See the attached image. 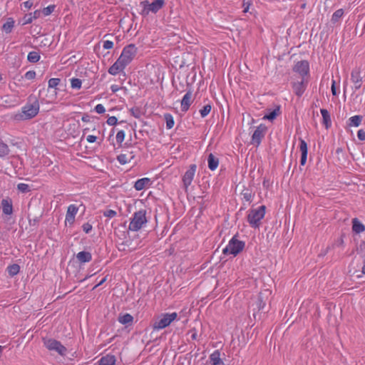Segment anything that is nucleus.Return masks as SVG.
Masks as SVG:
<instances>
[{
	"mask_svg": "<svg viewBox=\"0 0 365 365\" xmlns=\"http://www.w3.org/2000/svg\"><path fill=\"white\" fill-rule=\"evenodd\" d=\"M20 271V267L17 264H13L7 267V272L11 277L16 275Z\"/></svg>",
	"mask_w": 365,
	"mask_h": 365,
	"instance_id": "c85d7f7f",
	"label": "nucleus"
},
{
	"mask_svg": "<svg viewBox=\"0 0 365 365\" xmlns=\"http://www.w3.org/2000/svg\"><path fill=\"white\" fill-rule=\"evenodd\" d=\"M152 185V180L149 178H143L138 179L134 184V188L140 191L145 188H148Z\"/></svg>",
	"mask_w": 365,
	"mask_h": 365,
	"instance_id": "2eb2a0df",
	"label": "nucleus"
},
{
	"mask_svg": "<svg viewBox=\"0 0 365 365\" xmlns=\"http://www.w3.org/2000/svg\"><path fill=\"white\" fill-rule=\"evenodd\" d=\"M352 230L356 233H361L365 230V227L358 219L354 218L352 220Z\"/></svg>",
	"mask_w": 365,
	"mask_h": 365,
	"instance_id": "bb28decb",
	"label": "nucleus"
},
{
	"mask_svg": "<svg viewBox=\"0 0 365 365\" xmlns=\"http://www.w3.org/2000/svg\"><path fill=\"white\" fill-rule=\"evenodd\" d=\"M196 171V165H191L189 169L186 171L184 175V186L190 185L193 180L195 173Z\"/></svg>",
	"mask_w": 365,
	"mask_h": 365,
	"instance_id": "6ab92c4d",
	"label": "nucleus"
},
{
	"mask_svg": "<svg viewBox=\"0 0 365 365\" xmlns=\"http://www.w3.org/2000/svg\"><path fill=\"white\" fill-rule=\"evenodd\" d=\"M41 11L39 10H36L34 13H32V16L34 17V19H36L39 17Z\"/></svg>",
	"mask_w": 365,
	"mask_h": 365,
	"instance_id": "4d7b16f0",
	"label": "nucleus"
},
{
	"mask_svg": "<svg viewBox=\"0 0 365 365\" xmlns=\"http://www.w3.org/2000/svg\"><path fill=\"white\" fill-rule=\"evenodd\" d=\"M265 210V206L261 205L256 208H252L249 210L247 222L252 227L257 228L259 227L261 221L264 217Z\"/></svg>",
	"mask_w": 365,
	"mask_h": 365,
	"instance_id": "f257e3e1",
	"label": "nucleus"
},
{
	"mask_svg": "<svg viewBox=\"0 0 365 365\" xmlns=\"http://www.w3.org/2000/svg\"><path fill=\"white\" fill-rule=\"evenodd\" d=\"M331 93H332V94L334 96L336 95V88H335V81H332V84H331Z\"/></svg>",
	"mask_w": 365,
	"mask_h": 365,
	"instance_id": "bf43d9fd",
	"label": "nucleus"
},
{
	"mask_svg": "<svg viewBox=\"0 0 365 365\" xmlns=\"http://www.w3.org/2000/svg\"><path fill=\"white\" fill-rule=\"evenodd\" d=\"M103 215L107 217L113 218L117 215V212L113 210H108L103 212Z\"/></svg>",
	"mask_w": 365,
	"mask_h": 365,
	"instance_id": "79ce46f5",
	"label": "nucleus"
},
{
	"mask_svg": "<svg viewBox=\"0 0 365 365\" xmlns=\"http://www.w3.org/2000/svg\"><path fill=\"white\" fill-rule=\"evenodd\" d=\"M9 96H6L5 97H4L2 99H3V103H5L7 106L9 107H11V106H15L16 104V102H12L11 101H10L9 99Z\"/></svg>",
	"mask_w": 365,
	"mask_h": 365,
	"instance_id": "09e8293b",
	"label": "nucleus"
},
{
	"mask_svg": "<svg viewBox=\"0 0 365 365\" xmlns=\"http://www.w3.org/2000/svg\"><path fill=\"white\" fill-rule=\"evenodd\" d=\"M361 119L362 117L361 115H354L349 119V125L358 127L361 124Z\"/></svg>",
	"mask_w": 365,
	"mask_h": 365,
	"instance_id": "7c9ffc66",
	"label": "nucleus"
},
{
	"mask_svg": "<svg viewBox=\"0 0 365 365\" xmlns=\"http://www.w3.org/2000/svg\"><path fill=\"white\" fill-rule=\"evenodd\" d=\"M351 80L354 83V88L355 90H358L361 86L362 78L360 75V72L359 70L355 69L352 71L351 73Z\"/></svg>",
	"mask_w": 365,
	"mask_h": 365,
	"instance_id": "f3484780",
	"label": "nucleus"
},
{
	"mask_svg": "<svg viewBox=\"0 0 365 365\" xmlns=\"http://www.w3.org/2000/svg\"><path fill=\"white\" fill-rule=\"evenodd\" d=\"M116 359L115 356L107 354L101 357L98 361V365H115Z\"/></svg>",
	"mask_w": 365,
	"mask_h": 365,
	"instance_id": "aec40b11",
	"label": "nucleus"
},
{
	"mask_svg": "<svg viewBox=\"0 0 365 365\" xmlns=\"http://www.w3.org/2000/svg\"><path fill=\"white\" fill-rule=\"evenodd\" d=\"M127 66L118 58L117 61L108 68L110 75L115 76L123 71Z\"/></svg>",
	"mask_w": 365,
	"mask_h": 365,
	"instance_id": "4468645a",
	"label": "nucleus"
},
{
	"mask_svg": "<svg viewBox=\"0 0 365 365\" xmlns=\"http://www.w3.org/2000/svg\"><path fill=\"white\" fill-rule=\"evenodd\" d=\"M34 19V17L32 16V13H30L29 14H26L25 16H24V24H31L32 21H33Z\"/></svg>",
	"mask_w": 365,
	"mask_h": 365,
	"instance_id": "8fccbe9b",
	"label": "nucleus"
},
{
	"mask_svg": "<svg viewBox=\"0 0 365 365\" xmlns=\"http://www.w3.org/2000/svg\"><path fill=\"white\" fill-rule=\"evenodd\" d=\"M9 145L0 138V158H4L9 153Z\"/></svg>",
	"mask_w": 365,
	"mask_h": 365,
	"instance_id": "cd10ccee",
	"label": "nucleus"
},
{
	"mask_svg": "<svg viewBox=\"0 0 365 365\" xmlns=\"http://www.w3.org/2000/svg\"><path fill=\"white\" fill-rule=\"evenodd\" d=\"M244 247L245 242L237 240L235 237H233L229 241L227 246L223 249L222 252L225 255L236 256L244 249Z\"/></svg>",
	"mask_w": 365,
	"mask_h": 365,
	"instance_id": "39448f33",
	"label": "nucleus"
},
{
	"mask_svg": "<svg viewBox=\"0 0 365 365\" xmlns=\"http://www.w3.org/2000/svg\"><path fill=\"white\" fill-rule=\"evenodd\" d=\"M82 81L79 78H73L71 79V87L73 89H80L81 88Z\"/></svg>",
	"mask_w": 365,
	"mask_h": 365,
	"instance_id": "f704fd0d",
	"label": "nucleus"
},
{
	"mask_svg": "<svg viewBox=\"0 0 365 365\" xmlns=\"http://www.w3.org/2000/svg\"><path fill=\"white\" fill-rule=\"evenodd\" d=\"M78 212V207H77L74 204H71L68 205L67 207L66 217H65V225L66 226H72L76 220V216Z\"/></svg>",
	"mask_w": 365,
	"mask_h": 365,
	"instance_id": "1a4fd4ad",
	"label": "nucleus"
},
{
	"mask_svg": "<svg viewBox=\"0 0 365 365\" xmlns=\"http://www.w3.org/2000/svg\"><path fill=\"white\" fill-rule=\"evenodd\" d=\"M183 101H184V111H185V110H187L189 108L190 106L192 103L190 93L187 92L184 96Z\"/></svg>",
	"mask_w": 365,
	"mask_h": 365,
	"instance_id": "72a5a7b5",
	"label": "nucleus"
},
{
	"mask_svg": "<svg viewBox=\"0 0 365 365\" xmlns=\"http://www.w3.org/2000/svg\"><path fill=\"white\" fill-rule=\"evenodd\" d=\"M125 131L121 130H119L115 136L116 142L118 145H121L123 142L125 140Z\"/></svg>",
	"mask_w": 365,
	"mask_h": 365,
	"instance_id": "e433bc0d",
	"label": "nucleus"
},
{
	"mask_svg": "<svg viewBox=\"0 0 365 365\" xmlns=\"http://www.w3.org/2000/svg\"><path fill=\"white\" fill-rule=\"evenodd\" d=\"M147 222L146 211L145 210L135 212L129 223V230L131 231H138Z\"/></svg>",
	"mask_w": 365,
	"mask_h": 365,
	"instance_id": "7ed1b4c3",
	"label": "nucleus"
},
{
	"mask_svg": "<svg viewBox=\"0 0 365 365\" xmlns=\"http://www.w3.org/2000/svg\"><path fill=\"white\" fill-rule=\"evenodd\" d=\"M208 167L211 170L217 169L219 165V160L213 154L210 153L207 158Z\"/></svg>",
	"mask_w": 365,
	"mask_h": 365,
	"instance_id": "5701e85b",
	"label": "nucleus"
},
{
	"mask_svg": "<svg viewBox=\"0 0 365 365\" xmlns=\"http://www.w3.org/2000/svg\"><path fill=\"white\" fill-rule=\"evenodd\" d=\"M61 80L58 78H52L49 79L48 86V88H56L60 83Z\"/></svg>",
	"mask_w": 365,
	"mask_h": 365,
	"instance_id": "4c0bfd02",
	"label": "nucleus"
},
{
	"mask_svg": "<svg viewBox=\"0 0 365 365\" xmlns=\"http://www.w3.org/2000/svg\"><path fill=\"white\" fill-rule=\"evenodd\" d=\"M39 111V104L38 101L34 103H27L22 107L21 113L16 115V119L20 120H29L34 118Z\"/></svg>",
	"mask_w": 365,
	"mask_h": 365,
	"instance_id": "f03ea898",
	"label": "nucleus"
},
{
	"mask_svg": "<svg viewBox=\"0 0 365 365\" xmlns=\"http://www.w3.org/2000/svg\"><path fill=\"white\" fill-rule=\"evenodd\" d=\"M177 317L176 312L162 314L153 324V329L160 330L168 327Z\"/></svg>",
	"mask_w": 365,
	"mask_h": 365,
	"instance_id": "423d86ee",
	"label": "nucleus"
},
{
	"mask_svg": "<svg viewBox=\"0 0 365 365\" xmlns=\"http://www.w3.org/2000/svg\"><path fill=\"white\" fill-rule=\"evenodd\" d=\"M293 71L302 77L307 78L309 72V65L307 61H298L294 66Z\"/></svg>",
	"mask_w": 365,
	"mask_h": 365,
	"instance_id": "9d476101",
	"label": "nucleus"
},
{
	"mask_svg": "<svg viewBox=\"0 0 365 365\" xmlns=\"http://www.w3.org/2000/svg\"><path fill=\"white\" fill-rule=\"evenodd\" d=\"M210 361L212 365H225L224 361L220 358V353L219 351H215L210 356Z\"/></svg>",
	"mask_w": 365,
	"mask_h": 365,
	"instance_id": "412c9836",
	"label": "nucleus"
},
{
	"mask_svg": "<svg viewBox=\"0 0 365 365\" xmlns=\"http://www.w3.org/2000/svg\"><path fill=\"white\" fill-rule=\"evenodd\" d=\"M113 46L114 44L112 41L106 40L103 41V47L104 49H111Z\"/></svg>",
	"mask_w": 365,
	"mask_h": 365,
	"instance_id": "49530a36",
	"label": "nucleus"
},
{
	"mask_svg": "<svg viewBox=\"0 0 365 365\" xmlns=\"http://www.w3.org/2000/svg\"><path fill=\"white\" fill-rule=\"evenodd\" d=\"M137 52V47L133 43L129 44L123 48L118 58L120 59V61L123 62L126 66H128L134 59Z\"/></svg>",
	"mask_w": 365,
	"mask_h": 365,
	"instance_id": "0eeeda50",
	"label": "nucleus"
},
{
	"mask_svg": "<svg viewBox=\"0 0 365 365\" xmlns=\"http://www.w3.org/2000/svg\"><path fill=\"white\" fill-rule=\"evenodd\" d=\"M82 228L86 233H89L91 231L93 227L90 223L86 222L83 225Z\"/></svg>",
	"mask_w": 365,
	"mask_h": 365,
	"instance_id": "3c124183",
	"label": "nucleus"
},
{
	"mask_svg": "<svg viewBox=\"0 0 365 365\" xmlns=\"http://www.w3.org/2000/svg\"><path fill=\"white\" fill-rule=\"evenodd\" d=\"M76 258L79 262L86 263L92 259V255L89 252L82 251L77 254Z\"/></svg>",
	"mask_w": 365,
	"mask_h": 365,
	"instance_id": "4be33fe9",
	"label": "nucleus"
},
{
	"mask_svg": "<svg viewBox=\"0 0 365 365\" xmlns=\"http://www.w3.org/2000/svg\"><path fill=\"white\" fill-rule=\"evenodd\" d=\"M357 137L360 140H365V131L363 130H359L357 132Z\"/></svg>",
	"mask_w": 365,
	"mask_h": 365,
	"instance_id": "864d4df0",
	"label": "nucleus"
},
{
	"mask_svg": "<svg viewBox=\"0 0 365 365\" xmlns=\"http://www.w3.org/2000/svg\"><path fill=\"white\" fill-rule=\"evenodd\" d=\"M265 302H264L261 297V296H259L258 297V299H257V309L259 311V310H262L264 309V307H265Z\"/></svg>",
	"mask_w": 365,
	"mask_h": 365,
	"instance_id": "37998d69",
	"label": "nucleus"
},
{
	"mask_svg": "<svg viewBox=\"0 0 365 365\" xmlns=\"http://www.w3.org/2000/svg\"><path fill=\"white\" fill-rule=\"evenodd\" d=\"M2 212L6 215H11L13 213V205L11 199H3L1 203Z\"/></svg>",
	"mask_w": 365,
	"mask_h": 365,
	"instance_id": "a211bd4d",
	"label": "nucleus"
},
{
	"mask_svg": "<svg viewBox=\"0 0 365 365\" xmlns=\"http://www.w3.org/2000/svg\"><path fill=\"white\" fill-rule=\"evenodd\" d=\"M211 110V106L210 105L205 106L200 110V115L202 118L207 116Z\"/></svg>",
	"mask_w": 365,
	"mask_h": 365,
	"instance_id": "a19ab883",
	"label": "nucleus"
},
{
	"mask_svg": "<svg viewBox=\"0 0 365 365\" xmlns=\"http://www.w3.org/2000/svg\"><path fill=\"white\" fill-rule=\"evenodd\" d=\"M266 131L267 127L264 125L260 124L257 126L252 136V143L258 146L262 139L264 137Z\"/></svg>",
	"mask_w": 365,
	"mask_h": 365,
	"instance_id": "9b49d317",
	"label": "nucleus"
},
{
	"mask_svg": "<svg viewBox=\"0 0 365 365\" xmlns=\"http://www.w3.org/2000/svg\"><path fill=\"white\" fill-rule=\"evenodd\" d=\"M17 189L22 193H26L30 191L29 185L26 183H19L17 185Z\"/></svg>",
	"mask_w": 365,
	"mask_h": 365,
	"instance_id": "58836bf2",
	"label": "nucleus"
},
{
	"mask_svg": "<svg viewBox=\"0 0 365 365\" xmlns=\"http://www.w3.org/2000/svg\"><path fill=\"white\" fill-rule=\"evenodd\" d=\"M106 278H103V279H102V280H101V281L98 284H96V285L93 287V289H95V288H96L97 287H98V286H100V285L103 284L106 282Z\"/></svg>",
	"mask_w": 365,
	"mask_h": 365,
	"instance_id": "052dcab7",
	"label": "nucleus"
},
{
	"mask_svg": "<svg viewBox=\"0 0 365 365\" xmlns=\"http://www.w3.org/2000/svg\"><path fill=\"white\" fill-rule=\"evenodd\" d=\"M164 4V0H154L152 3H149L148 1H141L140 6L143 9L140 14L143 16H147L150 12L155 14L163 7Z\"/></svg>",
	"mask_w": 365,
	"mask_h": 365,
	"instance_id": "20e7f679",
	"label": "nucleus"
},
{
	"mask_svg": "<svg viewBox=\"0 0 365 365\" xmlns=\"http://www.w3.org/2000/svg\"><path fill=\"white\" fill-rule=\"evenodd\" d=\"M279 108H277L272 110L269 113L266 114L263 117V119H267V120H273L274 119L276 118V117L279 115Z\"/></svg>",
	"mask_w": 365,
	"mask_h": 365,
	"instance_id": "2f4dec72",
	"label": "nucleus"
},
{
	"mask_svg": "<svg viewBox=\"0 0 365 365\" xmlns=\"http://www.w3.org/2000/svg\"><path fill=\"white\" fill-rule=\"evenodd\" d=\"M40 54L36 51H31L28 53L27 60L31 63H36L40 60Z\"/></svg>",
	"mask_w": 365,
	"mask_h": 365,
	"instance_id": "c756f323",
	"label": "nucleus"
},
{
	"mask_svg": "<svg viewBox=\"0 0 365 365\" xmlns=\"http://www.w3.org/2000/svg\"><path fill=\"white\" fill-rule=\"evenodd\" d=\"M24 76L28 80L34 79L36 77V72L34 71H29L25 73Z\"/></svg>",
	"mask_w": 365,
	"mask_h": 365,
	"instance_id": "de8ad7c7",
	"label": "nucleus"
},
{
	"mask_svg": "<svg viewBox=\"0 0 365 365\" xmlns=\"http://www.w3.org/2000/svg\"><path fill=\"white\" fill-rule=\"evenodd\" d=\"M118 322L124 325L131 324L133 322V317L131 314L126 313L120 315L118 319Z\"/></svg>",
	"mask_w": 365,
	"mask_h": 365,
	"instance_id": "393cba45",
	"label": "nucleus"
},
{
	"mask_svg": "<svg viewBox=\"0 0 365 365\" xmlns=\"http://www.w3.org/2000/svg\"><path fill=\"white\" fill-rule=\"evenodd\" d=\"M247 11H248V7H247V8H245V9H244V12H247Z\"/></svg>",
	"mask_w": 365,
	"mask_h": 365,
	"instance_id": "680f3d73",
	"label": "nucleus"
},
{
	"mask_svg": "<svg viewBox=\"0 0 365 365\" xmlns=\"http://www.w3.org/2000/svg\"><path fill=\"white\" fill-rule=\"evenodd\" d=\"M22 5L26 9H30L34 5V0H27L23 2Z\"/></svg>",
	"mask_w": 365,
	"mask_h": 365,
	"instance_id": "603ef678",
	"label": "nucleus"
},
{
	"mask_svg": "<svg viewBox=\"0 0 365 365\" xmlns=\"http://www.w3.org/2000/svg\"><path fill=\"white\" fill-rule=\"evenodd\" d=\"M106 123L109 125H115L118 123V119L115 116H110Z\"/></svg>",
	"mask_w": 365,
	"mask_h": 365,
	"instance_id": "a18cd8bd",
	"label": "nucleus"
},
{
	"mask_svg": "<svg viewBox=\"0 0 365 365\" xmlns=\"http://www.w3.org/2000/svg\"><path fill=\"white\" fill-rule=\"evenodd\" d=\"M135 155L136 152L135 150H125L117 156V160L120 165H125L130 163Z\"/></svg>",
	"mask_w": 365,
	"mask_h": 365,
	"instance_id": "f8f14e48",
	"label": "nucleus"
},
{
	"mask_svg": "<svg viewBox=\"0 0 365 365\" xmlns=\"http://www.w3.org/2000/svg\"><path fill=\"white\" fill-rule=\"evenodd\" d=\"M188 335L190 334V338L192 339V340H195L196 339V337H197V333L195 331H191L190 333H188L187 334Z\"/></svg>",
	"mask_w": 365,
	"mask_h": 365,
	"instance_id": "13d9d810",
	"label": "nucleus"
},
{
	"mask_svg": "<svg viewBox=\"0 0 365 365\" xmlns=\"http://www.w3.org/2000/svg\"><path fill=\"white\" fill-rule=\"evenodd\" d=\"M94 109H95V111L99 114H103L106 112V108L103 104L96 105Z\"/></svg>",
	"mask_w": 365,
	"mask_h": 365,
	"instance_id": "c03bdc74",
	"label": "nucleus"
},
{
	"mask_svg": "<svg viewBox=\"0 0 365 365\" xmlns=\"http://www.w3.org/2000/svg\"><path fill=\"white\" fill-rule=\"evenodd\" d=\"M3 80L2 75L0 73V81Z\"/></svg>",
	"mask_w": 365,
	"mask_h": 365,
	"instance_id": "e2e57ef3",
	"label": "nucleus"
},
{
	"mask_svg": "<svg viewBox=\"0 0 365 365\" xmlns=\"http://www.w3.org/2000/svg\"><path fill=\"white\" fill-rule=\"evenodd\" d=\"M321 114L322 115V123L325 125L326 128H329L331 125V120L330 115L327 110L326 109H321L320 110Z\"/></svg>",
	"mask_w": 365,
	"mask_h": 365,
	"instance_id": "b1692460",
	"label": "nucleus"
},
{
	"mask_svg": "<svg viewBox=\"0 0 365 365\" xmlns=\"http://www.w3.org/2000/svg\"><path fill=\"white\" fill-rule=\"evenodd\" d=\"M43 344L49 351H56L61 356L66 354L67 349L60 341L54 339H44Z\"/></svg>",
	"mask_w": 365,
	"mask_h": 365,
	"instance_id": "6e6552de",
	"label": "nucleus"
},
{
	"mask_svg": "<svg viewBox=\"0 0 365 365\" xmlns=\"http://www.w3.org/2000/svg\"><path fill=\"white\" fill-rule=\"evenodd\" d=\"M299 150L301 152L300 164L304 165L307 162L308 148L307 143L303 139H299Z\"/></svg>",
	"mask_w": 365,
	"mask_h": 365,
	"instance_id": "dca6fc26",
	"label": "nucleus"
},
{
	"mask_svg": "<svg viewBox=\"0 0 365 365\" xmlns=\"http://www.w3.org/2000/svg\"><path fill=\"white\" fill-rule=\"evenodd\" d=\"M344 15V11L343 9H338L336 10L331 16V21L334 23L337 22Z\"/></svg>",
	"mask_w": 365,
	"mask_h": 365,
	"instance_id": "c9c22d12",
	"label": "nucleus"
},
{
	"mask_svg": "<svg viewBox=\"0 0 365 365\" xmlns=\"http://www.w3.org/2000/svg\"><path fill=\"white\" fill-rule=\"evenodd\" d=\"M97 137L93 135H89L86 137V140L90 143H95Z\"/></svg>",
	"mask_w": 365,
	"mask_h": 365,
	"instance_id": "5fc2aeb1",
	"label": "nucleus"
},
{
	"mask_svg": "<svg viewBox=\"0 0 365 365\" xmlns=\"http://www.w3.org/2000/svg\"><path fill=\"white\" fill-rule=\"evenodd\" d=\"M14 24L15 21L12 18H8L2 26V30L6 34L11 33L14 26Z\"/></svg>",
	"mask_w": 365,
	"mask_h": 365,
	"instance_id": "a878e982",
	"label": "nucleus"
},
{
	"mask_svg": "<svg viewBox=\"0 0 365 365\" xmlns=\"http://www.w3.org/2000/svg\"><path fill=\"white\" fill-rule=\"evenodd\" d=\"M55 8V5H49L47 7L43 8L41 12L45 16H47L54 11Z\"/></svg>",
	"mask_w": 365,
	"mask_h": 365,
	"instance_id": "ea45409f",
	"label": "nucleus"
},
{
	"mask_svg": "<svg viewBox=\"0 0 365 365\" xmlns=\"http://www.w3.org/2000/svg\"><path fill=\"white\" fill-rule=\"evenodd\" d=\"M307 78H302L300 81L292 83V88L297 96H301L304 93L307 88Z\"/></svg>",
	"mask_w": 365,
	"mask_h": 365,
	"instance_id": "ddd939ff",
	"label": "nucleus"
},
{
	"mask_svg": "<svg viewBox=\"0 0 365 365\" xmlns=\"http://www.w3.org/2000/svg\"><path fill=\"white\" fill-rule=\"evenodd\" d=\"M165 122H166V127L168 129H171L175 124L173 117L170 114H165L164 115Z\"/></svg>",
	"mask_w": 365,
	"mask_h": 365,
	"instance_id": "473e14b6",
	"label": "nucleus"
},
{
	"mask_svg": "<svg viewBox=\"0 0 365 365\" xmlns=\"http://www.w3.org/2000/svg\"><path fill=\"white\" fill-rule=\"evenodd\" d=\"M120 89H121V88L115 84H113L110 86V90L112 91L113 93H116L117 91H118Z\"/></svg>",
	"mask_w": 365,
	"mask_h": 365,
	"instance_id": "6e6d98bb",
	"label": "nucleus"
}]
</instances>
